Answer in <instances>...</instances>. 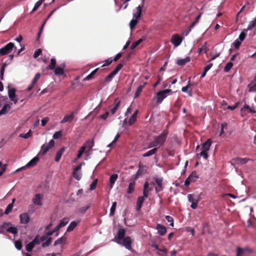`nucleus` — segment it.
Listing matches in <instances>:
<instances>
[{"mask_svg":"<svg viewBox=\"0 0 256 256\" xmlns=\"http://www.w3.org/2000/svg\"><path fill=\"white\" fill-rule=\"evenodd\" d=\"M168 132V130H164L160 134L155 136L154 140L150 142L148 148H158L164 144L166 142Z\"/></svg>","mask_w":256,"mask_h":256,"instance_id":"f257e3e1","label":"nucleus"},{"mask_svg":"<svg viewBox=\"0 0 256 256\" xmlns=\"http://www.w3.org/2000/svg\"><path fill=\"white\" fill-rule=\"evenodd\" d=\"M174 93L171 89H166L161 90L156 93L155 98L158 104L162 102L163 100L167 97L168 95L172 94Z\"/></svg>","mask_w":256,"mask_h":256,"instance_id":"f03ea898","label":"nucleus"},{"mask_svg":"<svg viewBox=\"0 0 256 256\" xmlns=\"http://www.w3.org/2000/svg\"><path fill=\"white\" fill-rule=\"evenodd\" d=\"M12 226L11 222H4L0 226V234H4L5 230L6 232L16 234L18 232V230L16 227L10 226Z\"/></svg>","mask_w":256,"mask_h":256,"instance_id":"7ed1b4c3","label":"nucleus"},{"mask_svg":"<svg viewBox=\"0 0 256 256\" xmlns=\"http://www.w3.org/2000/svg\"><path fill=\"white\" fill-rule=\"evenodd\" d=\"M212 144V142L210 139H208L205 142L202 144V150L200 152L197 154V156H203L205 159H207L208 156V152Z\"/></svg>","mask_w":256,"mask_h":256,"instance_id":"20e7f679","label":"nucleus"},{"mask_svg":"<svg viewBox=\"0 0 256 256\" xmlns=\"http://www.w3.org/2000/svg\"><path fill=\"white\" fill-rule=\"evenodd\" d=\"M14 48L15 50L16 49V48L14 46V43H8L5 46H4L0 49V56H4L8 54H10Z\"/></svg>","mask_w":256,"mask_h":256,"instance_id":"39448f33","label":"nucleus"},{"mask_svg":"<svg viewBox=\"0 0 256 256\" xmlns=\"http://www.w3.org/2000/svg\"><path fill=\"white\" fill-rule=\"evenodd\" d=\"M124 64L122 62L118 64L116 68L105 78V82H110L114 76L122 68Z\"/></svg>","mask_w":256,"mask_h":256,"instance_id":"423d86ee","label":"nucleus"},{"mask_svg":"<svg viewBox=\"0 0 256 256\" xmlns=\"http://www.w3.org/2000/svg\"><path fill=\"white\" fill-rule=\"evenodd\" d=\"M54 141L53 140H51L46 144H44L42 146L40 154H41L42 155H44L50 148L54 146Z\"/></svg>","mask_w":256,"mask_h":256,"instance_id":"0eeeda50","label":"nucleus"},{"mask_svg":"<svg viewBox=\"0 0 256 256\" xmlns=\"http://www.w3.org/2000/svg\"><path fill=\"white\" fill-rule=\"evenodd\" d=\"M125 234L126 230L123 228H119L117 236L114 238L116 242L118 244H121L122 240L125 238Z\"/></svg>","mask_w":256,"mask_h":256,"instance_id":"6e6552de","label":"nucleus"},{"mask_svg":"<svg viewBox=\"0 0 256 256\" xmlns=\"http://www.w3.org/2000/svg\"><path fill=\"white\" fill-rule=\"evenodd\" d=\"M153 179L155 181V183L157 184V186L155 188L156 193L163 190V178H162L154 177Z\"/></svg>","mask_w":256,"mask_h":256,"instance_id":"1a4fd4ad","label":"nucleus"},{"mask_svg":"<svg viewBox=\"0 0 256 256\" xmlns=\"http://www.w3.org/2000/svg\"><path fill=\"white\" fill-rule=\"evenodd\" d=\"M39 160V158L38 156H35L32 160H30L24 166L18 169L17 171H20L26 168L33 167L34 166Z\"/></svg>","mask_w":256,"mask_h":256,"instance_id":"9d476101","label":"nucleus"},{"mask_svg":"<svg viewBox=\"0 0 256 256\" xmlns=\"http://www.w3.org/2000/svg\"><path fill=\"white\" fill-rule=\"evenodd\" d=\"M44 196L42 194H36L34 195L32 200V202L35 205L41 206L42 205V200Z\"/></svg>","mask_w":256,"mask_h":256,"instance_id":"9b49d317","label":"nucleus"},{"mask_svg":"<svg viewBox=\"0 0 256 256\" xmlns=\"http://www.w3.org/2000/svg\"><path fill=\"white\" fill-rule=\"evenodd\" d=\"M132 238L130 236L125 237L122 240V244L126 249L130 250L132 249Z\"/></svg>","mask_w":256,"mask_h":256,"instance_id":"f8f14e48","label":"nucleus"},{"mask_svg":"<svg viewBox=\"0 0 256 256\" xmlns=\"http://www.w3.org/2000/svg\"><path fill=\"white\" fill-rule=\"evenodd\" d=\"M182 40V38L178 34H174L172 36L171 42L175 46H178L180 44Z\"/></svg>","mask_w":256,"mask_h":256,"instance_id":"ddd939ff","label":"nucleus"},{"mask_svg":"<svg viewBox=\"0 0 256 256\" xmlns=\"http://www.w3.org/2000/svg\"><path fill=\"white\" fill-rule=\"evenodd\" d=\"M20 222L22 224H28L30 222V218L29 215L26 212H24L20 214Z\"/></svg>","mask_w":256,"mask_h":256,"instance_id":"4468645a","label":"nucleus"},{"mask_svg":"<svg viewBox=\"0 0 256 256\" xmlns=\"http://www.w3.org/2000/svg\"><path fill=\"white\" fill-rule=\"evenodd\" d=\"M74 118V112H72L70 114L66 115L64 118L61 120V124L72 122Z\"/></svg>","mask_w":256,"mask_h":256,"instance_id":"2eb2a0df","label":"nucleus"},{"mask_svg":"<svg viewBox=\"0 0 256 256\" xmlns=\"http://www.w3.org/2000/svg\"><path fill=\"white\" fill-rule=\"evenodd\" d=\"M144 0H142V4L141 6H138L136 7V12L134 13L133 15V16L134 18L138 20L141 16L142 11V8L144 6Z\"/></svg>","mask_w":256,"mask_h":256,"instance_id":"dca6fc26","label":"nucleus"},{"mask_svg":"<svg viewBox=\"0 0 256 256\" xmlns=\"http://www.w3.org/2000/svg\"><path fill=\"white\" fill-rule=\"evenodd\" d=\"M190 78H189V80L188 82V84L186 86H184L182 88V91L184 92H188L190 96H192V90L190 89V87L192 86V84L190 81Z\"/></svg>","mask_w":256,"mask_h":256,"instance_id":"f3484780","label":"nucleus"},{"mask_svg":"<svg viewBox=\"0 0 256 256\" xmlns=\"http://www.w3.org/2000/svg\"><path fill=\"white\" fill-rule=\"evenodd\" d=\"M156 229L158 230V233L162 236H164L167 232L166 228L160 224L156 225Z\"/></svg>","mask_w":256,"mask_h":256,"instance_id":"a211bd4d","label":"nucleus"},{"mask_svg":"<svg viewBox=\"0 0 256 256\" xmlns=\"http://www.w3.org/2000/svg\"><path fill=\"white\" fill-rule=\"evenodd\" d=\"M64 65L62 67L58 66V67L54 69V74L58 76H66V74H64Z\"/></svg>","mask_w":256,"mask_h":256,"instance_id":"6ab92c4d","label":"nucleus"},{"mask_svg":"<svg viewBox=\"0 0 256 256\" xmlns=\"http://www.w3.org/2000/svg\"><path fill=\"white\" fill-rule=\"evenodd\" d=\"M144 201V198L143 197H138L136 202V210L138 212H139L142 207V206L143 203Z\"/></svg>","mask_w":256,"mask_h":256,"instance_id":"aec40b11","label":"nucleus"},{"mask_svg":"<svg viewBox=\"0 0 256 256\" xmlns=\"http://www.w3.org/2000/svg\"><path fill=\"white\" fill-rule=\"evenodd\" d=\"M80 220L72 222L67 228L66 232H70L72 231L76 226L79 224Z\"/></svg>","mask_w":256,"mask_h":256,"instance_id":"412c9836","label":"nucleus"},{"mask_svg":"<svg viewBox=\"0 0 256 256\" xmlns=\"http://www.w3.org/2000/svg\"><path fill=\"white\" fill-rule=\"evenodd\" d=\"M250 159L248 158H236L234 159V160L237 164H244L248 162Z\"/></svg>","mask_w":256,"mask_h":256,"instance_id":"4be33fe9","label":"nucleus"},{"mask_svg":"<svg viewBox=\"0 0 256 256\" xmlns=\"http://www.w3.org/2000/svg\"><path fill=\"white\" fill-rule=\"evenodd\" d=\"M94 146V140H87L82 146H84L85 150L88 148V150H90Z\"/></svg>","mask_w":256,"mask_h":256,"instance_id":"5701e85b","label":"nucleus"},{"mask_svg":"<svg viewBox=\"0 0 256 256\" xmlns=\"http://www.w3.org/2000/svg\"><path fill=\"white\" fill-rule=\"evenodd\" d=\"M8 94L10 100H14V98L16 97V90L14 88H10V86H8Z\"/></svg>","mask_w":256,"mask_h":256,"instance_id":"b1692460","label":"nucleus"},{"mask_svg":"<svg viewBox=\"0 0 256 256\" xmlns=\"http://www.w3.org/2000/svg\"><path fill=\"white\" fill-rule=\"evenodd\" d=\"M118 178V175L117 174H112L110 178V188H112L114 184L115 183V182Z\"/></svg>","mask_w":256,"mask_h":256,"instance_id":"393cba45","label":"nucleus"},{"mask_svg":"<svg viewBox=\"0 0 256 256\" xmlns=\"http://www.w3.org/2000/svg\"><path fill=\"white\" fill-rule=\"evenodd\" d=\"M64 150H65V148L64 147H62V148H61L57 152L56 154V157H55V161L56 162H58L60 160V159L62 157V156Z\"/></svg>","mask_w":256,"mask_h":256,"instance_id":"a878e982","label":"nucleus"},{"mask_svg":"<svg viewBox=\"0 0 256 256\" xmlns=\"http://www.w3.org/2000/svg\"><path fill=\"white\" fill-rule=\"evenodd\" d=\"M69 222L68 218H64L60 221V224L56 226V229L59 230L60 228L64 226Z\"/></svg>","mask_w":256,"mask_h":256,"instance_id":"bb28decb","label":"nucleus"},{"mask_svg":"<svg viewBox=\"0 0 256 256\" xmlns=\"http://www.w3.org/2000/svg\"><path fill=\"white\" fill-rule=\"evenodd\" d=\"M190 60V57L188 56L184 59H179L176 62V64L178 66H184L186 63Z\"/></svg>","mask_w":256,"mask_h":256,"instance_id":"cd10ccee","label":"nucleus"},{"mask_svg":"<svg viewBox=\"0 0 256 256\" xmlns=\"http://www.w3.org/2000/svg\"><path fill=\"white\" fill-rule=\"evenodd\" d=\"M138 113V110H136L134 114H132V116H130L128 120V124L129 125L131 126L136 121V118L137 116Z\"/></svg>","mask_w":256,"mask_h":256,"instance_id":"c85d7f7f","label":"nucleus"},{"mask_svg":"<svg viewBox=\"0 0 256 256\" xmlns=\"http://www.w3.org/2000/svg\"><path fill=\"white\" fill-rule=\"evenodd\" d=\"M10 106L8 104H5L2 107V110H0V116L6 114L8 111L10 110Z\"/></svg>","mask_w":256,"mask_h":256,"instance_id":"c756f323","label":"nucleus"},{"mask_svg":"<svg viewBox=\"0 0 256 256\" xmlns=\"http://www.w3.org/2000/svg\"><path fill=\"white\" fill-rule=\"evenodd\" d=\"M56 60L54 58H52L50 60V64L47 66L46 70H53L56 68Z\"/></svg>","mask_w":256,"mask_h":256,"instance_id":"7c9ffc66","label":"nucleus"},{"mask_svg":"<svg viewBox=\"0 0 256 256\" xmlns=\"http://www.w3.org/2000/svg\"><path fill=\"white\" fill-rule=\"evenodd\" d=\"M120 100L118 101V99H116L114 101L115 106H114L111 109V112L112 114H114L116 110L119 108L120 106Z\"/></svg>","mask_w":256,"mask_h":256,"instance_id":"2f4dec72","label":"nucleus"},{"mask_svg":"<svg viewBox=\"0 0 256 256\" xmlns=\"http://www.w3.org/2000/svg\"><path fill=\"white\" fill-rule=\"evenodd\" d=\"M157 150H158V148H152V149L150 150L149 151L146 152V153L144 154H142V156L144 157H148V156H151L155 154Z\"/></svg>","mask_w":256,"mask_h":256,"instance_id":"473e14b6","label":"nucleus"},{"mask_svg":"<svg viewBox=\"0 0 256 256\" xmlns=\"http://www.w3.org/2000/svg\"><path fill=\"white\" fill-rule=\"evenodd\" d=\"M134 186L135 182L134 180L131 181L129 184L127 192L130 194L132 193L134 190Z\"/></svg>","mask_w":256,"mask_h":256,"instance_id":"72a5a7b5","label":"nucleus"},{"mask_svg":"<svg viewBox=\"0 0 256 256\" xmlns=\"http://www.w3.org/2000/svg\"><path fill=\"white\" fill-rule=\"evenodd\" d=\"M188 178H190V180L192 182H194L198 178L197 173L195 171L192 172Z\"/></svg>","mask_w":256,"mask_h":256,"instance_id":"f704fd0d","label":"nucleus"},{"mask_svg":"<svg viewBox=\"0 0 256 256\" xmlns=\"http://www.w3.org/2000/svg\"><path fill=\"white\" fill-rule=\"evenodd\" d=\"M66 240V238L64 237V236H62L54 242V246H56L60 244H64Z\"/></svg>","mask_w":256,"mask_h":256,"instance_id":"c9c22d12","label":"nucleus"},{"mask_svg":"<svg viewBox=\"0 0 256 256\" xmlns=\"http://www.w3.org/2000/svg\"><path fill=\"white\" fill-rule=\"evenodd\" d=\"M117 203L116 202H114L112 203V206L110 210V216H113L115 213L116 209V207Z\"/></svg>","mask_w":256,"mask_h":256,"instance_id":"e433bc0d","label":"nucleus"},{"mask_svg":"<svg viewBox=\"0 0 256 256\" xmlns=\"http://www.w3.org/2000/svg\"><path fill=\"white\" fill-rule=\"evenodd\" d=\"M72 175H73L74 178L76 180H80L82 174L80 172L74 170V172H72Z\"/></svg>","mask_w":256,"mask_h":256,"instance_id":"4c0bfd02","label":"nucleus"},{"mask_svg":"<svg viewBox=\"0 0 256 256\" xmlns=\"http://www.w3.org/2000/svg\"><path fill=\"white\" fill-rule=\"evenodd\" d=\"M244 254H246L244 248L240 247H237L236 248V256H243Z\"/></svg>","mask_w":256,"mask_h":256,"instance_id":"58836bf2","label":"nucleus"},{"mask_svg":"<svg viewBox=\"0 0 256 256\" xmlns=\"http://www.w3.org/2000/svg\"><path fill=\"white\" fill-rule=\"evenodd\" d=\"M138 23V20L137 19L134 18L130 20V26L132 30L135 28Z\"/></svg>","mask_w":256,"mask_h":256,"instance_id":"ea45409f","label":"nucleus"},{"mask_svg":"<svg viewBox=\"0 0 256 256\" xmlns=\"http://www.w3.org/2000/svg\"><path fill=\"white\" fill-rule=\"evenodd\" d=\"M144 88V86H139L135 94H134V98H136L139 96L140 93L142 92V89Z\"/></svg>","mask_w":256,"mask_h":256,"instance_id":"a19ab883","label":"nucleus"},{"mask_svg":"<svg viewBox=\"0 0 256 256\" xmlns=\"http://www.w3.org/2000/svg\"><path fill=\"white\" fill-rule=\"evenodd\" d=\"M98 70V68H96L90 74H89L86 78H84V80H90L96 74V72Z\"/></svg>","mask_w":256,"mask_h":256,"instance_id":"79ce46f5","label":"nucleus"},{"mask_svg":"<svg viewBox=\"0 0 256 256\" xmlns=\"http://www.w3.org/2000/svg\"><path fill=\"white\" fill-rule=\"evenodd\" d=\"M246 29H244L242 32H241L240 34L239 37H238V40H240L241 42H242L246 38V32L248 30H246Z\"/></svg>","mask_w":256,"mask_h":256,"instance_id":"37998d69","label":"nucleus"},{"mask_svg":"<svg viewBox=\"0 0 256 256\" xmlns=\"http://www.w3.org/2000/svg\"><path fill=\"white\" fill-rule=\"evenodd\" d=\"M142 39L140 38L138 40L134 42L130 46V48L132 50H134L142 42Z\"/></svg>","mask_w":256,"mask_h":256,"instance_id":"c03bdc74","label":"nucleus"},{"mask_svg":"<svg viewBox=\"0 0 256 256\" xmlns=\"http://www.w3.org/2000/svg\"><path fill=\"white\" fill-rule=\"evenodd\" d=\"M34 244L31 242L28 244H27L26 246V248L27 252H31L32 250V249L34 247Z\"/></svg>","mask_w":256,"mask_h":256,"instance_id":"a18cd8bd","label":"nucleus"},{"mask_svg":"<svg viewBox=\"0 0 256 256\" xmlns=\"http://www.w3.org/2000/svg\"><path fill=\"white\" fill-rule=\"evenodd\" d=\"M255 26H256V18L254 20L251 21L250 24H248V28H246V30H251L253 28H254Z\"/></svg>","mask_w":256,"mask_h":256,"instance_id":"49530a36","label":"nucleus"},{"mask_svg":"<svg viewBox=\"0 0 256 256\" xmlns=\"http://www.w3.org/2000/svg\"><path fill=\"white\" fill-rule=\"evenodd\" d=\"M232 66H233V64L232 62H228L224 68V71L226 72H228L232 68Z\"/></svg>","mask_w":256,"mask_h":256,"instance_id":"de8ad7c7","label":"nucleus"},{"mask_svg":"<svg viewBox=\"0 0 256 256\" xmlns=\"http://www.w3.org/2000/svg\"><path fill=\"white\" fill-rule=\"evenodd\" d=\"M32 136V131L31 130H30L26 134H20L19 136L20 138H24L25 139H27L30 137Z\"/></svg>","mask_w":256,"mask_h":256,"instance_id":"09e8293b","label":"nucleus"},{"mask_svg":"<svg viewBox=\"0 0 256 256\" xmlns=\"http://www.w3.org/2000/svg\"><path fill=\"white\" fill-rule=\"evenodd\" d=\"M13 207L14 204H12V203L10 204L6 208V209L4 212L5 214H8L10 212H11Z\"/></svg>","mask_w":256,"mask_h":256,"instance_id":"8fccbe9b","label":"nucleus"},{"mask_svg":"<svg viewBox=\"0 0 256 256\" xmlns=\"http://www.w3.org/2000/svg\"><path fill=\"white\" fill-rule=\"evenodd\" d=\"M62 136V132L61 130H60V131L56 132L54 134V135L52 136V138L56 140V139H58V138H61Z\"/></svg>","mask_w":256,"mask_h":256,"instance_id":"3c124183","label":"nucleus"},{"mask_svg":"<svg viewBox=\"0 0 256 256\" xmlns=\"http://www.w3.org/2000/svg\"><path fill=\"white\" fill-rule=\"evenodd\" d=\"M6 66H7V64L6 63H4V64H3L2 66V68L0 69V79L2 80H4V70H5V68Z\"/></svg>","mask_w":256,"mask_h":256,"instance_id":"603ef678","label":"nucleus"},{"mask_svg":"<svg viewBox=\"0 0 256 256\" xmlns=\"http://www.w3.org/2000/svg\"><path fill=\"white\" fill-rule=\"evenodd\" d=\"M84 146H82L80 149L78 150V154H77V158H80L82 156V154L84 153L85 151Z\"/></svg>","mask_w":256,"mask_h":256,"instance_id":"864d4df0","label":"nucleus"},{"mask_svg":"<svg viewBox=\"0 0 256 256\" xmlns=\"http://www.w3.org/2000/svg\"><path fill=\"white\" fill-rule=\"evenodd\" d=\"M98 179H95L90 185V190H94L98 184Z\"/></svg>","mask_w":256,"mask_h":256,"instance_id":"5fc2aeb1","label":"nucleus"},{"mask_svg":"<svg viewBox=\"0 0 256 256\" xmlns=\"http://www.w3.org/2000/svg\"><path fill=\"white\" fill-rule=\"evenodd\" d=\"M112 62H113L112 59L111 58H109L105 60L104 62V64L102 66V67H104L106 66H108Z\"/></svg>","mask_w":256,"mask_h":256,"instance_id":"6e6d98bb","label":"nucleus"},{"mask_svg":"<svg viewBox=\"0 0 256 256\" xmlns=\"http://www.w3.org/2000/svg\"><path fill=\"white\" fill-rule=\"evenodd\" d=\"M158 252H162L161 254L158 252V254H160L162 256H166L167 250L164 247H162V248H160L159 250H158Z\"/></svg>","mask_w":256,"mask_h":256,"instance_id":"4d7b16f0","label":"nucleus"},{"mask_svg":"<svg viewBox=\"0 0 256 256\" xmlns=\"http://www.w3.org/2000/svg\"><path fill=\"white\" fill-rule=\"evenodd\" d=\"M40 73H37L34 76V78L32 83V84H36L38 80L40 79Z\"/></svg>","mask_w":256,"mask_h":256,"instance_id":"13d9d810","label":"nucleus"},{"mask_svg":"<svg viewBox=\"0 0 256 256\" xmlns=\"http://www.w3.org/2000/svg\"><path fill=\"white\" fill-rule=\"evenodd\" d=\"M42 2H43V0H40L38 2H37L36 3V4L32 9V11L33 12L36 11L40 6V5L42 4Z\"/></svg>","mask_w":256,"mask_h":256,"instance_id":"bf43d9fd","label":"nucleus"},{"mask_svg":"<svg viewBox=\"0 0 256 256\" xmlns=\"http://www.w3.org/2000/svg\"><path fill=\"white\" fill-rule=\"evenodd\" d=\"M244 109H246L249 110V112L252 113H256V110L252 109L248 105L245 104L244 107L242 108V110H243Z\"/></svg>","mask_w":256,"mask_h":256,"instance_id":"052dcab7","label":"nucleus"},{"mask_svg":"<svg viewBox=\"0 0 256 256\" xmlns=\"http://www.w3.org/2000/svg\"><path fill=\"white\" fill-rule=\"evenodd\" d=\"M51 242H52V238L50 237L46 240V242H44L42 244V246L44 248L50 245Z\"/></svg>","mask_w":256,"mask_h":256,"instance_id":"680f3d73","label":"nucleus"},{"mask_svg":"<svg viewBox=\"0 0 256 256\" xmlns=\"http://www.w3.org/2000/svg\"><path fill=\"white\" fill-rule=\"evenodd\" d=\"M166 219L168 222H170V226H174V218L170 216H166Z\"/></svg>","mask_w":256,"mask_h":256,"instance_id":"e2e57ef3","label":"nucleus"},{"mask_svg":"<svg viewBox=\"0 0 256 256\" xmlns=\"http://www.w3.org/2000/svg\"><path fill=\"white\" fill-rule=\"evenodd\" d=\"M187 196L188 202L191 203L195 202L197 200L194 198V195L192 194H188Z\"/></svg>","mask_w":256,"mask_h":256,"instance_id":"0e129e2a","label":"nucleus"},{"mask_svg":"<svg viewBox=\"0 0 256 256\" xmlns=\"http://www.w3.org/2000/svg\"><path fill=\"white\" fill-rule=\"evenodd\" d=\"M14 245L16 248L18 250H20L22 248V244L20 240H16L14 242Z\"/></svg>","mask_w":256,"mask_h":256,"instance_id":"69168bd1","label":"nucleus"},{"mask_svg":"<svg viewBox=\"0 0 256 256\" xmlns=\"http://www.w3.org/2000/svg\"><path fill=\"white\" fill-rule=\"evenodd\" d=\"M241 43L242 42L238 40V39H237L233 42V44L236 49H238Z\"/></svg>","mask_w":256,"mask_h":256,"instance_id":"338daca9","label":"nucleus"},{"mask_svg":"<svg viewBox=\"0 0 256 256\" xmlns=\"http://www.w3.org/2000/svg\"><path fill=\"white\" fill-rule=\"evenodd\" d=\"M248 87L249 88L248 91L250 92H256V84L252 86L251 84H249L248 85Z\"/></svg>","mask_w":256,"mask_h":256,"instance_id":"774afa93","label":"nucleus"}]
</instances>
